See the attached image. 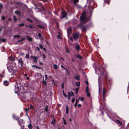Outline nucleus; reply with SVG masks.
Returning <instances> with one entry per match:
<instances>
[{
    "label": "nucleus",
    "mask_w": 129,
    "mask_h": 129,
    "mask_svg": "<svg viewBox=\"0 0 129 129\" xmlns=\"http://www.w3.org/2000/svg\"><path fill=\"white\" fill-rule=\"evenodd\" d=\"M95 70V73L96 74L98 75L101 74L102 76H106L107 75H104L103 74V73H106V71H105L103 68L101 67H99L98 68H94Z\"/></svg>",
    "instance_id": "f257e3e1"
},
{
    "label": "nucleus",
    "mask_w": 129,
    "mask_h": 129,
    "mask_svg": "<svg viewBox=\"0 0 129 129\" xmlns=\"http://www.w3.org/2000/svg\"><path fill=\"white\" fill-rule=\"evenodd\" d=\"M86 13L85 12H83L81 16L80 17V19L81 22L85 23H86L89 19L88 18L85 17Z\"/></svg>",
    "instance_id": "f03ea898"
},
{
    "label": "nucleus",
    "mask_w": 129,
    "mask_h": 129,
    "mask_svg": "<svg viewBox=\"0 0 129 129\" xmlns=\"http://www.w3.org/2000/svg\"><path fill=\"white\" fill-rule=\"evenodd\" d=\"M13 118L14 119H15L17 120L19 125H21V119L19 117L17 116L16 115L13 114Z\"/></svg>",
    "instance_id": "7ed1b4c3"
},
{
    "label": "nucleus",
    "mask_w": 129,
    "mask_h": 129,
    "mask_svg": "<svg viewBox=\"0 0 129 129\" xmlns=\"http://www.w3.org/2000/svg\"><path fill=\"white\" fill-rule=\"evenodd\" d=\"M31 58H32L35 62L37 63V60L38 59V56H31Z\"/></svg>",
    "instance_id": "20e7f679"
},
{
    "label": "nucleus",
    "mask_w": 129,
    "mask_h": 129,
    "mask_svg": "<svg viewBox=\"0 0 129 129\" xmlns=\"http://www.w3.org/2000/svg\"><path fill=\"white\" fill-rule=\"evenodd\" d=\"M79 34L78 33H76L74 34L73 35V37L75 40L77 39L79 37Z\"/></svg>",
    "instance_id": "39448f33"
},
{
    "label": "nucleus",
    "mask_w": 129,
    "mask_h": 129,
    "mask_svg": "<svg viewBox=\"0 0 129 129\" xmlns=\"http://www.w3.org/2000/svg\"><path fill=\"white\" fill-rule=\"evenodd\" d=\"M12 64H13L14 66H13V67H12L11 68V70H12V71L15 72V70L13 69L14 68L15 69L16 68V63L15 62H14L12 63Z\"/></svg>",
    "instance_id": "423d86ee"
},
{
    "label": "nucleus",
    "mask_w": 129,
    "mask_h": 129,
    "mask_svg": "<svg viewBox=\"0 0 129 129\" xmlns=\"http://www.w3.org/2000/svg\"><path fill=\"white\" fill-rule=\"evenodd\" d=\"M18 63L21 65V67L23 65V62L21 58H20L18 60Z\"/></svg>",
    "instance_id": "0eeeda50"
},
{
    "label": "nucleus",
    "mask_w": 129,
    "mask_h": 129,
    "mask_svg": "<svg viewBox=\"0 0 129 129\" xmlns=\"http://www.w3.org/2000/svg\"><path fill=\"white\" fill-rule=\"evenodd\" d=\"M62 16L60 17V18H63L65 17L66 15V13L65 11H63L62 13Z\"/></svg>",
    "instance_id": "6e6552de"
},
{
    "label": "nucleus",
    "mask_w": 129,
    "mask_h": 129,
    "mask_svg": "<svg viewBox=\"0 0 129 129\" xmlns=\"http://www.w3.org/2000/svg\"><path fill=\"white\" fill-rule=\"evenodd\" d=\"M56 121V120L55 119L54 117H53V119L52 120L51 123L54 126L55 124Z\"/></svg>",
    "instance_id": "1a4fd4ad"
},
{
    "label": "nucleus",
    "mask_w": 129,
    "mask_h": 129,
    "mask_svg": "<svg viewBox=\"0 0 129 129\" xmlns=\"http://www.w3.org/2000/svg\"><path fill=\"white\" fill-rule=\"evenodd\" d=\"M34 108V107L32 105H30V107H29V108H26V109L25 110V111H26V112H28V109H29V108L33 109Z\"/></svg>",
    "instance_id": "9d476101"
},
{
    "label": "nucleus",
    "mask_w": 129,
    "mask_h": 129,
    "mask_svg": "<svg viewBox=\"0 0 129 129\" xmlns=\"http://www.w3.org/2000/svg\"><path fill=\"white\" fill-rule=\"evenodd\" d=\"M8 82H9L8 81H5L4 82V85L6 86H7L8 85Z\"/></svg>",
    "instance_id": "9b49d317"
},
{
    "label": "nucleus",
    "mask_w": 129,
    "mask_h": 129,
    "mask_svg": "<svg viewBox=\"0 0 129 129\" xmlns=\"http://www.w3.org/2000/svg\"><path fill=\"white\" fill-rule=\"evenodd\" d=\"M105 92H106L105 90V89H104L103 90V97H104V98L103 100V102H104L105 101V99L104 98V95H105Z\"/></svg>",
    "instance_id": "f8f14e48"
},
{
    "label": "nucleus",
    "mask_w": 129,
    "mask_h": 129,
    "mask_svg": "<svg viewBox=\"0 0 129 129\" xmlns=\"http://www.w3.org/2000/svg\"><path fill=\"white\" fill-rule=\"evenodd\" d=\"M38 36L39 37V39L42 41L43 40V37L41 36V35L40 33H39L38 34Z\"/></svg>",
    "instance_id": "ddd939ff"
},
{
    "label": "nucleus",
    "mask_w": 129,
    "mask_h": 129,
    "mask_svg": "<svg viewBox=\"0 0 129 129\" xmlns=\"http://www.w3.org/2000/svg\"><path fill=\"white\" fill-rule=\"evenodd\" d=\"M27 39L30 42H31L32 41V39L30 37H29L28 36H27Z\"/></svg>",
    "instance_id": "4468645a"
},
{
    "label": "nucleus",
    "mask_w": 129,
    "mask_h": 129,
    "mask_svg": "<svg viewBox=\"0 0 129 129\" xmlns=\"http://www.w3.org/2000/svg\"><path fill=\"white\" fill-rule=\"evenodd\" d=\"M76 49L77 50H78L80 48V46L78 45H77L75 47Z\"/></svg>",
    "instance_id": "2eb2a0df"
},
{
    "label": "nucleus",
    "mask_w": 129,
    "mask_h": 129,
    "mask_svg": "<svg viewBox=\"0 0 129 129\" xmlns=\"http://www.w3.org/2000/svg\"><path fill=\"white\" fill-rule=\"evenodd\" d=\"M74 78L75 79L77 80H78L80 79L79 76L78 75H77L76 76H75Z\"/></svg>",
    "instance_id": "dca6fc26"
},
{
    "label": "nucleus",
    "mask_w": 129,
    "mask_h": 129,
    "mask_svg": "<svg viewBox=\"0 0 129 129\" xmlns=\"http://www.w3.org/2000/svg\"><path fill=\"white\" fill-rule=\"evenodd\" d=\"M6 41V39H2L0 38V43H1L2 42H4Z\"/></svg>",
    "instance_id": "f3484780"
},
{
    "label": "nucleus",
    "mask_w": 129,
    "mask_h": 129,
    "mask_svg": "<svg viewBox=\"0 0 129 129\" xmlns=\"http://www.w3.org/2000/svg\"><path fill=\"white\" fill-rule=\"evenodd\" d=\"M15 13L16 14H18V16H20V13L19 11H16L15 12Z\"/></svg>",
    "instance_id": "a211bd4d"
},
{
    "label": "nucleus",
    "mask_w": 129,
    "mask_h": 129,
    "mask_svg": "<svg viewBox=\"0 0 129 129\" xmlns=\"http://www.w3.org/2000/svg\"><path fill=\"white\" fill-rule=\"evenodd\" d=\"M75 84L77 86H79L80 85V82L79 81L76 82Z\"/></svg>",
    "instance_id": "6ab92c4d"
},
{
    "label": "nucleus",
    "mask_w": 129,
    "mask_h": 129,
    "mask_svg": "<svg viewBox=\"0 0 129 129\" xmlns=\"http://www.w3.org/2000/svg\"><path fill=\"white\" fill-rule=\"evenodd\" d=\"M79 99L81 101H83L84 100V98L83 97H79Z\"/></svg>",
    "instance_id": "aec40b11"
},
{
    "label": "nucleus",
    "mask_w": 129,
    "mask_h": 129,
    "mask_svg": "<svg viewBox=\"0 0 129 129\" xmlns=\"http://www.w3.org/2000/svg\"><path fill=\"white\" fill-rule=\"evenodd\" d=\"M32 67H33L36 68H37L39 69H40L41 68L40 67H38L36 65H33V66H32Z\"/></svg>",
    "instance_id": "412c9836"
},
{
    "label": "nucleus",
    "mask_w": 129,
    "mask_h": 129,
    "mask_svg": "<svg viewBox=\"0 0 129 129\" xmlns=\"http://www.w3.org/2000/svg\"><path fill=\"white\" fill-rule=\"evenodd\" d=\"M28 127L30 129H31L32 128V125L31 124H29L28 125Z\"/></svg>",
    "instance_id": "4be33fe9"
},
{
    "label": "nucleus",
    "mask_w": 129,
    "mask_h": 129,
    "mask_svg": "<svg viewBox=\"0 0 129 129\" xmlns=\"http://www.w3.org/2000/svg\"><path fill=\"white\" fill-rule=\"evenodd\" d=\"M76 57L78 58L79 59H81L82 57L79 55H76Z\"/></svg>",
    "instance_id": "5701e85b"
},
{
    "label": "nucleus",
    "mask_w": 129,
    "mask_h": 129,
    "mask_svg": "<svg viewBox=\"0 0 129 129\" xmlns=\"http://www.w3.org/2000/svg\"><path fill=\"white\" fill-rule=\"evenodd\" d=\"M66 113H68L69 111V107L68 106L66 107Z\"/></svg>",
    "instance_id": "b1692460"
},
{
    "label": "nucleus",
    "mask_w": 129,
    "mask_h": 129,
    "mask_svg": "<svg viewBox=\"0 0 129 129\" xmlns=\"http://www.w3.org/2000/svg\"><path fill=\"white\" fill-rule=\"evenodd\" d=\"M110 0H105L104 2H105V1H106V2L109 5V3L110 2Z\"/></svg>",
    "instance_id": "393cba45"
},
{
    "label": "nucleus",
    "mask_w": 129,
    "mask_h": 129,
    "mask_svg": "<svg viewBox=\"0 0 129 129\" xmlns=\"http://www.w3.org/2000/svg\"><path fill=\"white\" fill-rule=\"evenodd\" d=\"M71 29L70 28H68L67 29V32L68 33H70L71 32Z\"/></svg>",
    "instance_id": "a878e982"
},
{
    "label": "nucleus",
    "mask_w": 129,
    "mask_h": 129,
    "mask_svg": "<svg viewBox=\"0 0 129 129\" xmlns=\"http://www.w3.org/2000/svg\"><path fill=\"white\" fill-rule=\"evenodd\" d=\"M74 3V4H75L77 3L79 1V0H73Z\"/></svg>",
    "instance_id": "bb28decb"
},
{
    "label": "nucleus",
    "mask_w": 129,
    "mask_h": 129,
    "mask_svg": "<svg viewBox=\"0 0 129 129\" xmlns=\"http://www.w3.org/2000/svg\"><path fill=\"white\" fill-rule=\"evenodd\" d=\"M53 67H54V68L55 69H56L57 68V66L55 64H54V65Z\"/></svg>",
    "instance_id": "cd10ccee"
},
{
    "label": "nucleus",
    "mask_w": 129,
    "mask_h": 129,
    "mask_svg": "<svg viewBox=\"0 0 129 129\" xmlns=\"http://www.w3.org/2000/svg\"><path fill=\"white\" fill-rule=\"evenodd\" d=\"M20 37V36L18 35H15V36H14V38H19Z\"/></svg>",
    "instance_id": "c85d7f7f"
},
{
    "label": "nucleus",
    "mask_w": 129,
    "mask_h": 129,
    "mask_svg": "<svg viewBox=\"0 0 129 129\" xmlns=\"http://www.w3.org/2000/svg\"><path fill=\"white\" fill-rule=\"evenodd\" d=\"M86 92L87 93V95L89 97L90 96V95L89 92H88V91H86Z\"/></svg>",
    "instance_id": "c756f323"
},
{
    "label": "nucleus",
    "mask_w": 129,
    "mask_h": 129,
    "mask_svg": "<svg viewBox=\"0 0 129 129\" xmlns=\"http://www.w3.org/2000/svg\"><path fill=\"white\" fill-rule=\"evenodd\" d=\"M61 66L62 68L65 69V70L67 71V73H68V70L66 68H65V67H64L62 65H61Z\"/></svg>",
    "instance_id": "7c9ffc66"
},
{
    "label": "nucleus",
    "mask_w": 129,
    "mask_h": 129,
    "mask_svg": "<svg viewBox=\"0 0 129 129\" xmlns=\"http://www.w3.org/2000/svg\"><path fill=\"white\" fill-rule=\"evenodd\" d=\"M29 57V54H26L25 56V58H28Z\"/></svg>",
    "instance_id": "2f4dec72"
},
{
    "label": "nucleus",
    "mask_w": 129,
    "mask_h": 129,
    "mask_svg": "<svg viewBox=\"0 0 129 129\" xmlns=\"http://www.w3.org/2000/svg\"><path fill=\"white\" fill-rule=\"evenodd\" d=\"M117 121L118 122V123L120 124L121 125H122V123L121 122L118 120H117Z\"/></svg>",
    "instance_id": "473e14b6"
},
{
    "label": "nucleus",
    "mask_w": 129,
    "mask_h": 129,
    "mask_svg": "<svg viewBox=\"0 0 129 129\" xmlns=\"http://www.w3.org/2000/svg\"><path fill=\"white\" fill-rule=\"evenodd\" d=\"M78 89H79L78 88H77L75 89V90H76L75 93L76 94H77L78 93Z\"/></svg>",
    "instance_id": "72a5a7b5"
},
{
    "label": "nucleus",
    "mask_w": 129,
    "mask_h": 129,
    "mask_svg": "<svg viewBox=\"0 0 129 129\" xmlns=\"http://www.w3.org/2000/svg\"><path fill=\"white\" fill-rule=\"evenodd\" d=\"M25 38H24L23 39H21L18 41V42H20L22 41L23 40H24L25 39Z\"/></svg>",
    "instance_id": "f704fd0d"
},
{
    "label": "nucleus",
    "mask_w": 129,
    "mask_h": 129,
    "mask_svg": "<svg viewBox=\"0 0 129 129\" xmlns=\"http://www.w3.org/2000/svg\"><path fill=\"white\" fill-rule=\"evenodd\" d=\"M43 84H44V85H46L47 84V83H46V82L45 80V81L43 80Z\"/></svg>",
    "instance_id": "c9c22d12"
},
{
    "label": "nucleus",
    "mask_w": 129,
    "mask_h": 129,
    "mask_svg": "<svg viewBox=\"0 0 129 129\" xmlns=\"http://www.w3.org/2000/svg\"><path fill=\"white\" fill-rule=\"evenodd\" d=\"M13 19L14 21H16L17 20V19L16 18L15 15L13 16Z\"/></svg>",
    "instance_id": "e433bc0d"
},
{
    "label": "nucleus",
    "mask_w": 129,
    "mask_h": 129,
    "mask_svg": "<svg viewBox=\"0 0 129 129\" xmlns=\"http://www.w3.org/2000/svg\"><path fill=\"white\" fill-rule=\"evenodd\" d=\"M59 33V36H57V37L59 39H61V34H60Z\"/></svg>",
    "instance_id": "4c0bfd02"
},
{
    "label": "nucleus",
    "mask_w": 129,
    "mask_h": 129,
    "mask_svg": "<svg viewBox=\"0 0 129 129\" xmlns=\"http://www.w3.org/2000/svg\"><path fill=\"white\" fill-rule=\"evenodd\" d=\"M38 26L41 28H44V27L41 25H38Z\"/></svg>",
    "instance_id": "58836bf2"
},
{
    "label": "nucleus",
    "mask_w": 129,
    "mask_h": 129,
    "mask_svg": "<svg viewBox=\"0 0 129 129\" xmlns=\"http://www.w3.org/2000/svg\"><path fill=\"white\" fill-rule=\"evenodd\" d=\"M24 25V24L23 23H21L20 24H19V25L20 26H22Z\"/></svg>",
    "instance_id": "ea45409f"
},
{
    "label": "nucleus",
    "mask_w": 129,
    "mask_h": 129,
    "mask_svg": "<svg viewBox=\"0 0 129 129\" xmlns=\"http://www.w3.org/2000/svg\"><path fill=\"white\" fill-rule=\"evenodd\" d=\"M63 123H64V124H67V123H66V120H64V118H63Z\"/></svg>",
    "instance_id": "a19ab883"
},
{
    "label": "nucleus",
    "mask_w": 129,
    "mask_h": 129,
    "mask_svg": "<svg viewBox=\"0 0 129 129\" xmlns=\"http://www.w3.org/2000/svg\"><path fill=\"white\" fill-rule=\"evenodd\" d=\"M28 27L29 28H32L33 27V26L31 25H28Z\"/></svg>",
    "instance_id": "79ce46f5"
},
{
    "label": "nucleus",
    "mask_w": 129,
    "mask_h": 129,
    "mask_svg": "<svg viewBox=\"0 0 129 129\" xmlns=\"http://www.w3.org/2000/svg\"><path fill=\"white\" fill-rule=\"evenodd\" d=\"M3 7V5L1 4H0V12L1 11V9Z\"/></svg>",
    "instance_id": "37998d69"
},
{
    "label": "nucleus",
    "mask_w": 129,
    "mask_h": 129,
    "mask_svg": "<svg viewBox=\"0 0 129 129\" xmlns=\"http://www.w3.org/2000/svg\"><path fill=\"white\" fill-rule=\"evenodd\" d=\"M76 104L77 105L78 102H79V100L78 99H76Z\"/></svg>",
    "instance_id": "c03bdc74"
},
{
    "label": "nucleus",
    "mask_w": 129,
    "mask_h": 129,
    "mask_svg": "<svg viewBox=\"0 0 129 129\" xmlns=\"http://www.w3.org/2000/svg\"><path fill=\"white\" fill-rule=\"evenodd\" d=\"M26 19L27 20H28L30 21L31 23H32L33 22L32 20H30V19H29V18H27Z\"/></svg>",
    "instance_id": "a18cd8bd"
},
{
    "label": "nucleus",
    "mask_w": 129,
    "mask_h": 129,
    "mask_svg": "<svg viewBox=\"0 0 129 129\" xmlns=\"http://www.w3.org/2000/svg\"><path fill=\"white\" fill-rule=\"evenodd\" d=\"M39 46L41 49H42L43 48V46L41 44H39Z\"/></svg>",
    "instance_id": "49530a36"
},
{
    "label": "nucleus",
    "mask_w": 129,
    "mask_h": 129,
    "mask_svg": "<svg viewBox=\"0 0 129 129\" xmlns=\"http://www.w3.org/2000/svg\"><path fill=\"white\" fill-rule=\"evenodd\" d=\"M65 48H66V52H67V53H69V50H68V49H66V47H65Z\"/></svg>",
    "instance_id": "de8ad7c7"
},
{
    "label": "nucleus",
    "mask_w": 129,
    "mask_h": 129,
    "mask_svg": "<svg viewBox=\"0 0 129 129\" xmlns=\"http://www.w3.org/2000/svg\"><path fill=\"white\" fill-rule=\"evenodd\" d=\"M10 59L11 60V61H14L15 60V59L14 58H11V59Z\"/></svg>",
    "instance_id": "09e8293b"
},
{
    "label": "nucleus",
    "mask_w": 129,
    "mask_h": 129,
    "mask_svg": "<svg viewBox=\"0 0 129 129\" xmlns=\"http://www.w3.org/2000/svg\"><path fill=\"white\" fill-rule=\"evenodd\" d=\"M45 110L46 111V112H47V106L46 108L45 109Z\"/></svg>",
    "instance_id": "8fccbe9b"
},
{
    "label": "nucleus",
    "mask_w": 129,
    "mask_h": 129,
    "mask_svg": "<svg viewBox=\"0 0 129 129\" xmlns=\"http://www.w3.org/2000/svg\"><path fill=\"white\" fill-rule=\"evenodd\" d=\"M75 99L74 98H73L72 100V102H74V101H75Z\"/></svg>",
    "instance_id": "3c124183"
},
{
    "label": "nucleus",
    "mask_w": 129,
    "mask_h": 129,
    "mask_svg": "<svg viewBox=\"0 0 129 129\" xmlns=\"http://www.w3.org/2000/svg\"><path fill=\"white\" fill-rule=\"evenodd\" d=\"M81 104H79L78 105V107L79 108V107H81Z\"/></svg>",
    "instance_id": "603ef678"
},
{
    "label": "nucleus",
    "mask_w": 129,
    "mask_h": 129,
    "mask_svg": "<svg viewBox=\"0 0 129 129\" xmlns=\"http://www.w3.org/2000/svg\"><path fill=\"white\" fill-rule=\"evenodd\" d=\"M5 17L3 16L2 17L1 19L4 20V19H5Z\"/></svg>",
    "instance_id": "864d4df0"
},
{
    "label": "nucleus",
    "mask_w": 129,
    "mask_h": 129,
    "mask_svg": "<svg viewBox=\"0 0 129 129\" xmlns=\"http://www.w3.org/2000/svg\"><path fill=\"white\" fill-rule=\"evenodd\" d=\"M37 49L38 50V51H40V49L38 47H37Z\"/></svg>",
    "instance_id": "5fc2aeb1"
},
{
    "label": "nucleus",
    "mask_w": 129,
    "mask_h": 129,
    "mask_svg": "<svg viewBox=\"0 0 129 129\" xmlns=\"http://www.w3.org/2000/svg\"><path fill=\"white\" fill-rule=\"evenodd\" d=\"M45 78H46V79H47V75L46 74V75H45Z\"/></svg>",
    "instance_id": "6e6d98bb"
},
{
    "label": "nucleus",
    "mask_w": 129,
    "mask_h": 129,
    "mask_svg": "<svg viewBox=\"0 0 129 129\" xmlns=\"http://www.w3.org/2000/svg\"><path fill=\"white\" fill-rule=\"evenodd\" d=\"M88 86H87V87H86V91H88Z\"/></svg>",
    "instance_id": "4d7b16f0"
},
{
    "label": "nucleus",
    "mask_w": 129,
    "mask_h": 129,
    "mask_svg": "<svg viewBox=\"0 0 129 129\" xmlns=\"http://www.w3.org/2000/svg\"><path fill=\"white\" fill-rule=\"evenodd\" d=\"M70 40L72 41V42H73V39L72 37L70 38Z\"/></svg>",
    "instance_id": "13d9d810"
},
{
    "label": "nucleus",
    "mask_w": 129,
    "mask_h": 129,
    "mask_svg": "<svg viewBox=\"0 0 129 129\" xmlns=\"http://www.w3.org/2000/svg\"><path fill=\"white\" fill-rule=\"evenodd\" d=\"M20 54L21 55H24V53H20Z\"/></svg>",
    "instance_id": "bf43d9fd"
},
{
    "label": "nucleus",
    "mask_w": 129,
    "mask_h": 129,
    "mask_svg": "<svg viewBox=\"0 0 129 129\" xmlns=\"http://www.w3.org/2000/svg\"><path fill=\"white\" fill-rule=\"evenodd\" d=\"M61 104H57V106L58 107L59 106H61Z\"/></svg>",
    "instance_id": "052dcab7"
},
{
    "label": "nucleus",
    "mask_w": 129,
    "mask_h": 129,
    "mask_svg": "<svg viewBox=\"0 0 129 129\" xmlns=\"http://www.w3.org/2000/svg\"><path fill=\"white\" fill-rule=\"evenodd\" d=\"M43 56L44 57V58H46V57H45V55H44L43 54Z\"/></svg>",
    "instance_id": "680f3d73"
},
{
    "label": "nucleus",
    "mask_w": 129,
    "mask_h": 129,
    "mask_svg": "<svg viewBox=\"0 0 129 129\" xmlns=\"http://www.w3.org/2000/svg\"><path fill=\"white\" fill-rule=\"evenodd\" d=\"M100 87H99V92H100Z\"/></svg>",
    "instance_id": "e2e57ef3"
},
{
    "label": "nucleus",
    "mask_w": 129,
    "mask_h": 129,
    "mask_svg": "<svg viewBox=\"0 0 129 129\" xmlns=\"http://www.w3.org/2000/svg\"><path fill=\"white\" fill-rule=\"evenodd\" d=\"M26 79L27 80H29V78L28 77H26Z\"/></svg>",
    "instance_id": "0e129e2a"
},
{
    "label": "nucleus",
    "mask_w": 129,
    "mask_h": 129,
    "mask_svg": "<svg viewBox=\"0 0 129 129\" xmlns=\"http://www.w3.org/2000/svg\"><path fill=\"white\" fill-rule=\"evenodd\" d=\"M0 76L2 78H3V76L2 75H1L0 74Z\"/></svg>",
    "instance_id": "69168bd1"
},
{
    "label": "nucleus",
    "mask_w": 129,
    "mask_h": 129,
    "mask_svg": "<svg viewBox=\"0 0 129 129\" xmlns=\"http://www.w3.org/2000/svg\"><path fill=\"white\" fill-rule=\"evenodd\" d=\"M69 121H72V119L71 118H70L69 119Z\"/></svg>",
    "instance_id": "338daca9"
},
{
    "label": "nucleus",
    "mask_w": 129,
    "mask_h": 129,
    "mask_svg": "<svg viewBox=\"0 0 129 129\" xmlns=\"http://www.w3.org/2000/svg\"><path fill=\"white\" fill-rule=\"evenodd\" d=\"M37 129H39V128L38 126H37L36 127Z\"/></svg>",
    "instance_id": "774afa93"
}]
</instances>
